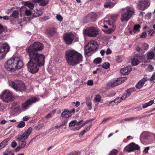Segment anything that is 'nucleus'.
Here are the masks:
<instances>
[{
    "mask_svg": "<svg viewBox=\"0 0 155 155\" xmlns=\"http://www.w3.org/2000/svg\"><path fill=\"white\" fill-rule=\"evenodd\" d=\"M90 97H87L86 98V104L87 107L88 109L91 110L92 109V102L90 101L89 100Z\"/></svg>",
    "mask_w": 155,
    "mask_h": 155,
    "instance_id": "b1692460",
    "label": "nucleus"
},
{
    "mask_svg": "<svg viewBox=\"0 0 155 155\" xmlns=\"http://www.w3.org/2000/svg\"><path fill=\"white\" fill-rule=\"evenodd\" d=\"M150 81L151 83H152L153 84L155 82V77L152 75V76L151 77L150 79Z\"/></svg>",
    "mask_w": 155,
    "mask_h": 155,
    "instance_id": "8fccbe9b",
    "label": "nucleus"
},
{
    "mask_svg": "<svg viewBox=\"0 0 155 155\" xmlns=\"http://www.w3.org/2000/svg\"><path fill=\"white\" fill-rule=\"evenodd\" d=\"M0 98L3 101L6 103L10 102L14 99L12 93L7 90L2 92L0 95Z\"/></svg>",
    "mask_w": 155,
    "mask_h": 155,
    "instance_id": "9d476101",
    "label": "nucleus"
},
{
    "mask_svg": "<svg viewBox=\"0 0 155 155\" xmlns=\"http://www.w3.org/2000/svg\"><path fill=\"white\" fill-rule=\"evenodd\" d=\"M86 132V130H84L83 131L81 132L79 134L80 137H82L83 135Z\"/></svg>",
    "mask_w": 155,
    "mask_h": 155,
    "instance_id": "0e129e2a",
    "label": "nucleus"
},
{
    "mask_svg": "<svg viewBox=\"0 0 155 155\" xmlns=\"http://www.w3.org/2000/svg\"><path fill=\"white\" fill-rule=\"evenodd\" d=\"M147 61H145L144 62H142V64L141 65L142 66H143L144 67L147 66Z\"/></svg>",
    "mask_w": 155,
    "mask_h": 155,
    "instance_id": "69168bd1",
    "label": "nucleus"
},
{
    "mask_svg": "<svg viewBox=\"0 0 155 155\" xmlns=\"http://www.w3.org/2000/svg\"><path fill=\"white\" fill-rule=\"evenodd\" d=\"M148 34L150 36H152L155 32V31L154 29H153L150 30L148 31Z\"/></svg>",
    "mask_w": 155,
    "mask_h": 155,
    "instance_id": "a18cd8bd",
    "label": "nucleus"
},
{
    "mask_svg": "<svg viewBox=\"0 0 155 155\" xmlns=\"http://www.w3.org/2000/svg\"><path fill=\"white\" fill-rule=\"evenodd\" d=\"M36 56L32 54L29 56V61L27 64L28 68L32 74L37 72L39 67L43 66L45 64V58Z\"/></svg>",
    "mask_w": 155,
    "mask_h": 155,
    "instance_id": "f257e3e1",
    "label": "nucleus"
},
{
    "mask_svg": "<svg viewBox=\"0 0 155 155\" xmlns=\"http://www.w3.org/2000/svg\"><path fill=\"white\" fill-rule=\"evenodd\" d=\"M118 79L119 81L120 84L122 83L123 82L127 80L126 78L123 77L121 78H119Z\"/></svg>",
    "mask_w": 155,
    "mask_h": 155,
    "instance_id": "49530a36",
    "label": "nucleus"
},
{
    "mask_svg": "<svg viewBox=\"0 0 155 155\" xmlns=\"http://www.w3.org/2000/svg\"><path fill=\"white\" fill-rule=\"evenodd\" d=\"M10 47L7 44H3L0 48V59H3L9 51Z\"/></svg>",
    "mask_w": 155,
    "mask_h": 155,
    "instance_id": "ddd939ff",
    "label": "nucleus"
},
{
    "mask_svg": "<svg viewBox=\"0 0 155 155\" xmlns=\"http://www.w3.org/2000/svg\"><path fill=\"white\" fill-rule=\"evenodd\" d=\"M11 15L15 18H17L19 16V13L18 11H14L11 14Z\"/></svg>",
    "mask_w": 155,
    "mask_h": 155,
    "instance_id": "c756f323",
    "label": "nucleus"
},
{
    "mask_svg": "<svg viewBox=\"0 0 155 155\" xmlns=\"http://www.w3.org/2000/svg\"><path fill=\"white\" fill-rule=\"evenodd\" d=\"M42 14V12L41 10H37L36 13L34 14L33 17H36L41 15Z\"/></svg>",
    "mask_w": 155,
    "mask_h": 155,
    "instance_id": "7c9ffc66",
    "label": "nucleus"
},
{
    "mask_svg": "<svg viewBox=\"0 0 155 155\" xmlns=\"http://www.w3.org/2000/svg\"><path fill=\"white\" fill-rule=\"evenodd\" d=\"M22 61L17 57L12 58L8 60L5 65V68L8 71L14 72L16 70H19L23 66Z\"/></svg>",
    "mask_w": 155,
    "mask_h": 155,
    "instance_id": "7ed1b4c3",
    "label": "nucleus"
},
{
    "mask_svg": "<svg viewBox=\"0 0 155 155\" xmlns=\"http://www.w3.org/2000/svg\"><path fill=\"white\" fill-rule=\"evenodd\" d=\"M140 147L134 142L131 143L125 147L124 148V151L127 152H131L134 150H139Z\"/></svg>",
    "mask_w": 155,
    "mask_h": 155,
    "instance_id": "f8f14e48",
    "label": "nucleus"
},
{
    "mask_svg": "<svg viewBox=\"0 0 155 155\" xmlns=\"http://www.w3.org/2000/svg\"><path fill=\"white\" fill-rule=\"evenodd\" d=\"M25 13L27 15L29 16L31 15V12L30 10H27L25 11Z\"/></svg>",
    "mask_w": 155,
    "mask_h": 155,
    "instance_id": "3c124183",
    "label": "nucleus"
},
{
    "mask_svg": "<svg viewBox=\"0 0 155 155\" xmlns=\"http://www.w3.org/2000/svg\"><path fill=\"white\" fill-rule=\"evenodd\" d=\"M44 46V45L41 43L35 42L31 45L28 48H26V49L29 56L32 54L45 58L44 54H39L37 52L38 51H41L43 49Z\"/></svg>",
    "mask_w": 155,
    "mask_h": 155,
    "instance_id": "20e7f679",
    "label": "nucleus"
},
{
    "mask_svg": "<svg viewBox=\"0 0 155 155\" xmlns=\"http://www.w3.org/2000/svg\"><path fill=\"white\" fill-rule=\"evenodd\" d=\"M34 3H38L39 5L42 6H46L48 3V0H32Z\"/></svg>",
    "mask_w": 155,
    "mask_h": 155,
    "instance_id": "a211bd4d",
    "label": "nucleus"
},
{
    "mask_svg": "<svg viewBox=\"0 0 155 155\" xmlns=\"http://www.w3.org/2000/svg\"><path fill=\"white\" fill-rule=\"evenodd\" d=\"M65 58L68 64L71 65L79 63L82 61L83 59L82 55L74 50L66 51Z\"/></svg>",
    "mask_w": 155,
    "mask_h": 155,
    "instance_id": "f03ea898",
    "label": "nucleus"
},
{
    "mask_svg": "<svg viewBox=\"0 0 155 155\" xmlns=\"http://www.w3.org/2000/svg\"><path fill=\"white\" fill-rule=\"evenodd\" d=\"M125 10L126 12H124L121 15L120 19L122 22L128 21L134 14V9L132 7H127Z\"/></svg>",
    "mask_w": 155,
    "mask_h": 155,
    "instance_id": "6e6552de",
    "label": "nucleus"
},
{
    "mask_svg": "<svg viewBox=\"0 0 155 155\" xmlns=\"http://www.w3.org/2000/svg\"><path fill=\"white\" fill-rule=\"evenodd\" d=\"M99 30L97 28L93 26L87 28L84 31V33L87 36L89 37H95L99 34Z\"/></svg>",
    "mask_w": 155,
    "mask_h": 155,
    "instance_id": "1a4fd4ad",
    "label": "nucleus"
},
{
    "mask_svg": "<svg viewBox=\"0 0 155 155\" xmlns=\"http://www.w3.org/2000/svg\"><path fill=\"white\" fill-rule=\"evenodd\" d=\"M115 4L111 2H109L105 3L104 5V6L105 8H112L113 7Z\"/></svg>",
    "mask_w": 155,
    "mask_h": 155,
    "instance_id": "cd10ccee",
    "label": "nucleus"
},
{
    "mask_svg": "<svg viewBox=\"0 0 155 155\" xmlns=\"http://www.w3.org/2000/svg\"><path fill=\"white\" fill-rule=\"evenodd\" d=\"M118 15L117 14L115 15H113L111 16V18L113 20L115 21L116 20L118 17Z\"/></svg>",
    "mask_w": 155,
    "mask_h": 155,
    "instance_id": "de8ad7c7",
    "label": "nucleus"
},
{
    "mask_svg": "<svg viewBox=\"0 0 155 155\" xmlns=\"http://www.w3.org/2000/svg\"><path fill=\"white\" fill-rule=\"evenodd\" d=\"M101 59L100 58H97L95 59L94 61L95 63L97 64H99L101 62Z\"/></svg>",
    "mask_w": 155,
    "mask_h": 155,
    "instance_id": "79ce46f5",
    "label": "nucleus"
},
{
    "mask_svg": "<svg viewBox=\"0 0 155 155\" xmlns=\"http://www.w3.org/2000/svg\"><path fill=\"white\" fill-rule=\"evenodd\" d=\"M139 63V61L137 59H134L132 60V64L134 66L137 65Z\"/></svg>",
    "mask_w": 155,
    "mask_h": 155,
    "instance_id": "473e14b6",
    "label": "nucleus"
},
{
    "mask_svg": "<svg viewBox=\"0 0 155 155\" xmlns=\"http://www.w3.org/2000/svg\"><path fill=\"white\" fill-rule=\"evenodd\" d=\"M32 127H29L22 134L18 135L17 137L16 140L18 142L19 145L21 148H23L26 144V142L25 140L28 138L32 131Z\"/></svg>",
    "mask_w": 155,
    "mask_h": 155,
    "instance_id": "39448f33",
    "label": "nucleus"
},
{
    "mask_svg": "<svg viewBox=\"0 0 155 155\" xmlns=\"http://www.w3.org/2000/svg\"><path fill=\"white\" fill-rule=\"evenodd\" d=\"M127 90H129V91L131 93L135 91V89L134 87L130 88Z\"/></svg>",
    "mask_w": 155,
    "mask_h": 155,
    "instance_id": "052dcab7",
    "label": "nucleus"
},
{
    "mask_svg": "<svg viewBox=\"0 0 155 155\" xmlns=\"http://www.w3.org/2000/svg\"><path fill=\"white\" fill-rule=\"evenodd\" d=\"M128 97L126 93H124L122 96L121 98L122 100H125L126 98Z\"/></svg>",
    "mask_w": 155,
    "mask_h": 155,
    "instance_id": "5fc2aeb1",
    "label": "nucleus"
},
{
    "mask_svg": "<svg viewBox=\"0 0 155 155\" xmlns=\"http://www.w3.org/2000/svg\"><path fill=\"white\" fill-rule=\"evenodd\" d=\"M70 153L71 155H80L81 152L78 151H75L72 152Z\"/></svg>",
    "mask_w": 155,
    "mask_h": 155,
    "instance_id": "a19ab883",
    "label": "nucleus"
},
{
    "mask_svg": "<svg viewBox=\"0 0 155 155\" xmlns=\"http://www.w3.org/2000/svg\"><path fill=\"white\" fill-rule=\"evenodd\" d=\"M140 25H136L134 27L133 31H130V33L132 32H134V33H136V31H139L140 30Z\"/></svg>",
    "mask_w": 155,
    "mask_h": 155,
    "instance_id": "393cba45",
    "label": "nucleus"
},
{
    "mask_svg": "<svg viewBox=\"0 0 155 155\" xmlns=\"http://www.w3.org/2000/svg\"><path fill=\"white\" fill-rule=\"evenodd\" d=\"M98 47V45L96 41H91L86 45L84 47V54L88 56H90L91 55V52H94Z\"/></svg>",
    "mask_w": 155,
    "mask_h": 155,
    "instance_id": "423d86ee",
    "label": "nucleus"
},
{
    "mask_svg": "<svg viewBox=\"0 0 155 155\" xmlns=\"http://www.w3.org/2000/svg\"><path fill=\"white\" fill-rule=\"evenodd\" d=\"M147 35V33L146 32H143L142 33V35L140 36V37L141 38H145Z\"/></svg>",
    "mask_w": 155,
    "mask_h": 155,
    "instance_id": "13d9d810",
    "label": "nucleus"
},
{
    "mask_svg": "<svg viewBox=\"0 0 155 155\" xmlns=\"http://www.w3.org/2000/svg\"><path fill=\"white\" fill-rule=\"evenodd\" d=\"M110 118H105L102 121V122H101V124H105L110 119Z\"/></svg>",
    "mask_w": 155,
    "mask_h": 155,
    "instance_id": "680f3d73",
    "label": "nucleus"
},
{
    "mask_svg": "<svg viewBox=\"0 0 155 155\" xmlns=\"http://www.w3.org/2000/svg\"><path fill=\"white\" fill-rule=\"evenodd\" d=\"M153 103H154V100H151L149 102L143 104L142 106V107L143 108H147L148 107L151 105Z\"/></svg>",
    "mask_w": 155,
    "mask_h": 155,
    "instance_id": "bb28decb",
    "label": "nucleus"
},
{
    "mask_svg": "<svg viewBox=\"0 0 155 155\" xmlns=\"http://www.w3.org/2000/svg\"><path fill=\"white\" fill-rule=\"evenodd\" d=\"M147 81V78H143L142 79L139 81L136 85V87L138 89L141 88Z\"/></svg>",
    "mask_w": 155,
    "mask_h": 155,
    "instance_id": "6ab92c4d",
    "label": "nucleus"
},
{
    "mask_svg": "<svg viewBox=\"0 0 155 155\" xmlns=\"http://www.w3.org/2000/svg\"><path fill=\"white\" fill-rule=\"evenodd\" d=\"M150 4L149 0H140L137 8L140 10H144L149 7Z\"/></svg>",
    "mask_w": 155,
    "mask_h": 155,
    "instance_id": "9b49d317",
    "label": "nucleus"
},
{
    "mask_svg": "<svg viewBox=\"0 0 155 155\" xmlns=\"http://www.w3.org/2000/svg\"><path fill=\"white\" fill-rule=\"evenodd\" d=\"M73 35L71 33L66 34L64 35V39L65 43L67 45L71 44L73 40Z\"/></svg>",
    "mask_w": 155,
    "mask_h": 155,
    "instance_id": "dca6fc26",
    "label": "nucleus"
},
{
    "mask_svg": "<svg viewBox=\"0 0 155 155\" xmlns=\"http://www.w3.org/2000/svg\"><path fill=\"white\" fill-rule=\"evenodd\" d=\"M116 104L114 103V101H111L110 102L109 104H107L108 106H113Z\"/></svg>",
    "mask_w": 155,
    "mask_h": 155,
    "instance_id": "bf43d9fd",
    "label": "nucleus"
},
{
    "mask_svg": "<svg viewBox=\"0 0 155 155\" xmlns=\"http://www.w3.org/2000/svg\"><path fill=\"white\" fill-rule=\"evenodd\" d=\"M122 100L120 97H118L114 100V103L116 104H117L121 101Z\"/></svg>",
    "mask_w": 155,
    "mask_h": 155,
    "instance_id": "f704fd0d",
    "label": "nucleus"
},
{
    "mask_svg": "<svg viewBox=\"0 0 155 155\" xmlns=\"http://www.w3.org/2000/svg\"><path fill=\"white\" fill-rule=\"evenodd\" d=\"M71 112H70V110L66 109L64 110V111L61 115V116L62 118H68L71 117Z\"/></svg>",
    "mask_w": 155,
    "mask_h": 155,
    "instance_id": "aec40b11",
    "label": "nucleus"
},
{
    "mask_svg": "<svg viewBox=\"0 0 155 155\" xmlns=\"http://www.w3.org/2000/svg\"><path fill=\"white\" fill-rule=\"evenodd\" d=\"M10 139L7 138L3 140L1 143H0V148L2 149L4 148L7 144L8 142L10 140Z\"/></svg>",
    "mask_w": 155,
    "mask_h": 155,
    "instance_id": "412c9836",
    "label": "nucleus"
},
{
    "mask_svg": "<svg viewBox=\"0 0 155 155\" xmlns=\"http://www.w3.org/2000/svg\"><path fill=\"white\" fill-rule=\"evenodd\" d=\"M122 61V58L118 56L116 57V61L118 63H120Z\"/></svg>",
    "mask_w": 155,
    "mask_h": 155,
    "instance_id": "09e8293b",
    "label": "nucleus"
},
{
    "mask_svg": "<svg viewBox=\"0 0 155 155\" xmlns=\"http://www.w3.org/2000/svg\"><path fill=\"white\" fill-rule=\"evenodd\" d=\"M29 117H28L27 116H26L24 117L23 118L22 120L23 121H27L29 120Z\"/></svg>",
    "mask_w": 155,
    "mask_h": 155,
    "instance_id": "e2e57ef3",
    "label": "nucleus"
},
{
    "mask_svg": "<svg viewBox=\"0 0 155 155\" xmlns=\"http://www.w3.org/2000/svg\"><path fill=\"white\" fill-rule=\"evenodd\" d=\"M24 5L25 6H27L30 9H32L34 5L29 1L24 2Z\"/></svg>",
    "mask_w": 155,
    "mask_h": 155,
    "instance_id": "5701e85b",
    "label": "nucleus"
},
{
    "mask_svg": "<svg viewBox=\"0 0 155 155\" xmlns=\"http://www.w3.org/2000/svg\"><path fill=\"white\" fill-rule=\"evenodd\" d=\"M154 56V53L152 51L148 52L147 55V58L150 59H153Z\"/></svg>",
    "mask_w": 155,
    "mask_h": 155,
    "instance_id": "c85d7f7f",
    "label": "nucleus"
},
{
    "mask_svg": "<svg viewBox=\"0 0 155 155\" xmlns=\"http://www.w3.org/2000/svg\"><path fill=\"white\" fill-rule=\"evenodd\" d=\"M93 84V82L92 80H88L87 82V84L88 86H92Z\"/></svg>",
    "mask_w": 155,
    "mask_h": 155,
    "instance_id": "603ef678",
    "label": "nucleus"
},
{
    "mask_svg": "<svg viewBox=\"0 0 155 155\" xmlns=\"http://www.w3.org/2000/svg\"><path fill=\"white\" fill-rule=\"evenodd\" d=\"M136 118L135 117H130L123 119V120L126 121H131L136 120Z\"/></svg>",
    "mask_w": 155,
    "mask_h": 155,
    "instance_id": "2f4dec72",
    "label": "nucleus"
},
{
    "mask_svg": "<svg viewBox=\"0 0 155 155\" xmlns=\"http://www.w3.org/2000/svg\"><path fill=\"white\" fill-rule=\"evenodd\" d=\"M118 152V151L116 149L112 150L109 153V155H116Z\"/></svg>",
    "mask_w": 155,
    "mask_h": 155,
    "instance_id": "c9c22d12",
    "label": "nucleus"
},
{
    "mask_svg": "<svg viewBox=\"0 0 155 155\" xmlns=\"http://www.w3.org/2000/svg\"><path fill=\"white\" fill-rule=\"evenodd\" d=\"M97 15L95 13H91L87 15L84 18V21L85 22L88 21H95L96 20Z\"/></svg>",
    "mask_w": 155,
    "mask_h": 155,
    "instance_id": "2eb2a0df",
    "label": "nucleus"
},
{
    "mask_svg": "<svg viewBox=\"0 0 155 155\" xmlns=\"http://www.w3.org/2000/svg\"><path fill=\"white\" fill-rule=\"evenodd\" d=\"M56 18L60 22H61L63 21V17L60 15L57 14L56 16Z\"/></svg>",
    "mask_w": 155,
    "mask_h": 155,
    "instance_id": "ea45409f",
    "label": "nucleus"
},
{
    "mask_svg": "<svg viewBox=\"0 0 155 155\" xmlns=\"http://www.w3.org/2000/svg\"><path fill=\"white\" fill-rule=\"evenodd\" d=\"M101 96L99 94H97L95 98V99L96 101L99 102L101 101Z\"/></svg>",
    "mask_w": 155,
    "mask_h": 155,
    "instance_id": "c03bdc74",
    "label": "nucleus"
},
{
    "mask_svg": "<svg viewBox=\"0 0 155 155\" xmlns=\"http://www.w3.org/2000/svg\"><path fill=\"white\" fill-rule=\"evenodd\" d=\"M131 68L130 66H128L126 68H122L120 69V73L123 75H127L130 72Z\"/></svg>",
    "mask_w": 155,
    "mask_h": 155,
    "instance_id": "f3484780",
    "label": "nucleus"
},
{
    "mask_svg": "<svg viewBox=\"0 0 155 155\" xmlns=\"http://www.w3.org/2000/svg\"><path fill=\"white\" fill-rule=\"evenodd\" d=\"M8 84L9 86L16 91H24L26 89L24 84L20 81L17 80L14 81H9Z\"/></svg>",
    "mask_w": 155,
    "mask_h": 155,
    "instance_id": "0eeeda50",
    "label": "nucleus"
},
{
    "mask_svg": "<svg viewBox=\"0 0 155 155\" xmlns=\"http://www.w3.org/2000/svg\"><path fill=\"white\" fill-rule=\"evenodd\" d=\"M120 84V83L119 82L118 79L116 80L111 81L110 83V85L113 87L116 86Z\"/></svg>",
    "mask_w": 155,
    "mask_h": 155,
    "instance_id": "a878e982",
    "label": "nucleus"
},
{
    "mask_svg": "<svg viewBox=\"0 0 155 155\" xmlns=\"http://www.w3.org/2000/svg\"><path fill=\"white\" fill-rule=\"evenodd\" d=\"M126 94H127V97H129L131 93L130 92L129 90H127L126 91Z\"/></svg>",
    "mask_w": 155,
    "mask_h": 155,
    "instance_id": "774afa93",
    "label": "nucleus"
},
{
    "mask_svg": "<svg viewBox=\"0 0 155 155\" xmlns=\"http://www.w3.org/2000/svg\"><path fill=\"white\" fill-rule=\"evenodd\" d=\"M56 31V29L54 28H48L47 30L48 34L50 35H54Z\"/></svg>",
    "mask_w": 155,
    "mask_h": 155,
    "instance_id": "4be33fe9",
    "label": "nucleus"
},
{
    "mask_svg": "<svg viewBox=\"0 0 155 155\" xmlns=\"http://www.w3.org/2000/svg\"><path fill=\"white\" fill-rule=\"evenodd\" d=\"M37 100V98L35 97L30 98L22 104V109L24 110H25L29 107L30 105H31L32 103L36 102Z\"/></svg>",
    "mask_w": 155,
    "mask_h": 155,
    "instance_id": "4468645a",
    "label": "nucleus"
},
{
    "mask_svg": "<svg viewBox=\"0 0 155 155\" xmlns=\"http://www.w3.org/2000/svg\"><path fill=\"white\" fill-rule=\"evenodd\" d=\"M110 66V64L107 62H106L103 64L102 65L103 67L105 69H107Z\"/></svg>",
    "mask_w": 155,
    "mask_h": 155,
    "instance_id": "58836bf2",
    "label": "nucleus"
},
{
    "mask_svg": "<svg viewBox=\"0 0 155 155\" xmlns=\"http://www.w3.org/2000/svg\"><path fill=\"white\" fill-rule=\"evenodd\" d=\"M25 125V122L23 121H21L17 125V127L18 128H21L24 127Z\"/></svg>",
    "mask_w": 155,
    "mask_h": 155,
    "instance_id": "72a5a7b5",
    "label": "nucleus"
},
{
    "mask_svg": "<svg viewBox=\"0 0 155 155\" xmlns=\"http://www.w3.org/2000/svg\"><path fill=\"white\" fill-rule=\"evenodd\" d=\"M49 18L48 16H45L43 18H39V20L41 21H45L46 20L48 19Z\"/></svg>",
    "mask_w": 155,
    "mask_h": 155,
    "instance_id": "37998d69",
    "label": "nucleus"
},
{
    "mask_svg": "<svg viewBox=\"0 0 155 155\" xmlns=\"http://www.w3.org/2000/svg\"><path fill=\"white\" fill-rule=\"evenodd\" d=\"M150 149V147H146L143 150V152L144 153H147L148 150H149Z\"/></svg>",
    "mask_w": 155,
    "mask_h": 155,
    "instance_id": "6e6d98bb",
    "label": "nucleus"
},
{
    "mask_svg": "<svg viewBox=\"0 0 155 155\" xmlns=\"http://www.w3.org/2000/svg\"><path fill=\"white\" fill-rule=\"evenodd\" d=\"M112 53V51L109 48H108L106 51V54L107 55L109 54H111Z\"/></svg>",
    "mask_w": 155,
    "mask_h": 155,
    "instance_id": "4d7b16f0",
    "label": "nucleus"
},
{
    "mask_svg": "<svg viewBox=\"0 0 155 155\" xmlns=\"http://www.w3.org/2000/svg\"><path fill=\"white\" fill-rule=\"evenodd\" d=\"M41 128L42 127H41L40 125H38V126H35L34 127V128L37 130H40Z\"/></svg>",
    "mask_w": 155,
    "mask_h": 155,
    "instance_id": "338daca9",
    "label": "nucleus"
},
{
    "mask_svg": "<svg viewBox=\"0 0 155 155\" xmlns=\"http://www.w3.org/2000/svg\"><path fill=\"white\" fill-rule=\"evenodd\" d=\"M77 121L74 120L71 121L69 124V126L70 127H74L76 125V123Z\"/></svg>",
    "mask_w": 155,
    "mask_h": 155,
    "instance_id": "e433bc0d",
    "label": "nucleus"
},
{
    "mask_svg": "<svg viewBox=\"0 0 155 155\" xmlns=\"http://www.w3.org/2000/svg\"><path fill=\"white\" fill-rule=\"evenodd\" d=\"M17 145V144L16 143V142L15 141H13L12 143H11V146L13 147V148H14L15 147H16V146Z\"/></svg>",
    "mask_w": 155,
    "mask_h": 155,
    "instance_id": "864d4df0",
    "label": "nucleus"
},
{
    "mask_svg": "<svg viewBox=\"0 0 155 155\" xmlns=\"http://www.w3.org/2000/svg\"><path fill=\"white\" fill-rule=\"evenodd\" d=\"M114 30L115 29L114 28H110V29H108L107 30H106L105 31V32L107 34H110L113 32Z\"/></svg>",
    "mask_w": 155,
    "mask_h": 155,
    "instance_id": "4c0bfd02",
    "label": "nucleus"
}]
</instances>
